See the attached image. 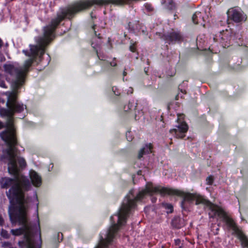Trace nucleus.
<instances>
[{"label":"nucleus","instance_id":"obj_17","mask_svg":"<svg viewBox=\"0 0 248 248\" xmlns=\"http://www.w3.org/2000/svg\"><path fill=\"white\" fill-rule=\"evenodd\" d=\"M192 20L195 24H201L204 27L205 26L204 18L202 13L200 12H196L192 16Z\"/></svg>","mask_w":248,"mask_h":248},{"label":"nucleus","instance_id":"obj_6","mask_svg":"<svg viewBox=\"0 0 248 248\" xmlns=\"http://www.w3.org/2000/svg\"><path fill=\"white\" fill-rule=\"evenodd\" d=\"M3 67L4 71L6 73L15 78V79L12 83V86L14 91H17L24 84L25 81L24 71L11 64H4Z\"/></svg>","mask_w":248,"mask_h":248},{"label":"nucleus","instance_id":"obj_16","mask_svg":"<svg viewBox=\"0 0 248 248\" xmlns=\"http://www.w3.org/2000/svg\"><path fill=\"white\" fill-rule=\"evenodd\" d=\"M30 178L34 186L39 187L41 185V177L36 171L32 170L30 172Z\"/></svg>","mask_w":248,"mask_h":248},{"label":"nucleus","instance_id":"obj_37","mask_svg":"<svg viewBox=\"0 0 248 248\" xmlns=\"http://www.w3.org/2000/svg\"><path fill=\"white\" fill-rule=\"evenodd\" d=\"M0 87L3 88H7V87L6 85L5 82L3 80H0Z\"/></svg>","mask_w":248,"mask_h":248},{"label":"nucleus","instance_id":"obj_27","mask_svg":"<svg viewBox=\"0 0 248 248\" xmlns=\"http://www.w3.org/2000/svg\"><path fill=\"white\" fill-rule=\"evenodd\" d=\"M144 6L148 12L151 13L154 11V8L151 3L146 2L144 4Z\"/></svg>","mask_w":248,"mask_h":248},{"label":"nucleus","instance_id":"obj_31","mask_svg":"<svg viewBox=\"0 0 248 248\" xmlns=\"http://www.w3.org/2000/svg\"><path fill=\"white\" fill-rule=\"evenodd\" d=\"M232 69L234 71H240L243 69L242 66L240 64L234 65L232 67Z\"/></svg>","mask_w":248,"mask_h":248},{"label":"nucleus","instance_id":"obj_26","mask_svg":"<svg viewBox=\"0 0 248 248\" xmlns=\"http://www.w3.org/2000/svg\"><path fill=\"white\" fill-rule=\"evenodd\" d=\"M116 60V58H114L113 59V62H109L108 61H104V63L105 64L104 67H108L109 66L115 67L117 65V64L115 61Z\"/></svg>","mask_w":248,"mask_h":248},{"label":"nucleus","instance_id":"obj_11","mask_svg":"<svg viewBox=\"0 0 248 248\" xmlns=\"http://www.w3.org/2000/svg\"><path fill=\"white\" fill-rule=\"evenodd\" d=\"M214 212L215 215H217L225 223L228 229L232 230L236 235L241 231L238 228L233 219L229 216L222 208H218Z\"/></svg>","mask_w":248,"mask_h":248},{"label":"nucleus","instance_id":"obj_13","mask_svg":"<svg viewBox=\"0 0 248 248\" xmlns=\"http://www.w3.org/2000/svg\"><path fill=\"white\" fill-rule=\"evenodd\" d=\"M229 12V16L230 19L236 23L242 21L244 18L242 12L237 9H232Z\"/></svg>","mask_w":248,"mask_h":248},{"label":"nucleus","instance_id":"obj_49","mask_svg":"<svg viewBox=\"0 0 248 248\" xmlns=\"http://www.w3.org/2000/svg\"><path fill=\"white\" fill-rule=\"evenodd\" d=\"M60 233V232H59V233H58V237L59 236Z\"/></svg>","mask_w":248,"mask_h":248},{"label":"nucleus","instance_id":"obj_2","mask_svg":"<svg viewBox=\"0 0 248 248\" xmlns=\"http://www.w3.org/2000/svg\"><path fill=\"white\" fill-rule=\"evenodd\" d=\"M10 219L12 224H18L22 227L12 229L11 233L15 236L24 234L23 239L18 243L20 248H41L42 240L40 233L39 241L34 238L33 234L29 231L26 208L23 204L11 206L8 210Z\"/></svg>","mask_w":248,"mask_h":248},{"label":"nucleus","instance_id":"obj_44","mask_svg":"<svg viewBox=\"0 0 248 248\" xmlns=\"http://www.w3.org/2000/svg\"><path fill=\"white\" fill-rule=\"evenodd\" d=\"M175 99L176 100H177L179 99V94H177L175 96Z\"/></svg>","mask_w":248,"mask_h":248},{"label":"nucleus","instance_id":"obj_45","mask_svg":"<svg viewBox=\"0 0 248 248\" xmlns=\"http://www.w3.org/2000/svg\"><path fill=\"white\" fill-rule=\"evenodd\" d=\"M123 76L124 77V76H125L127 75V73L125 71H124L123 72Z\"/></svg>","mask_w":248,"mask_h":248},{"label":"nucleus","instance_id":"obj_30","mask_svg":"<svg viewBox=\"0 0 248 248\" xmlns=\"http://www.w3.org/2000/svg\"><path fill=\"white\" fill-rule=\"evenodd\" d=\"M214 178L213 176L209 175L206 178V184L208 185H212L213 184Z\"/></svg>","mask_w":248,"mask_h":248},{"label":"nucleus","instance_id":"obj_1","mask_svg":"<svg viewBox=\"0 0 248 248\" xmlns=\"http://www.w3.org/2000/svg\"><path fill=\"white\" fill-rule=\"evenodd\" d=\"M109 4L124 6L131 4V0H82L75 1L67 7L60 8L56 17L44 27L43 36L38 38V45H30L31 57L35 59L37 56L41 57L45 54L46 47L54 38L55 30L62 21L65 19L71 20L77 14L85 11L94 5L103 6Z\"/></svg>","mask_w":248,"mask_h":248},{"label":"nucleus","instance_id":"obj_42","mask_svg":"<svg viewBox=\"0 0 248 248\" xmlns=\"http://www.w3.org/2000/svg\"><path fill=\"white\" fill-rule=\"evenodd\" d=\"M3 46V42L2 40L0 38V47H1Z\"/></svg>","mask_w":248,"mask_h":248},{"label":"nucleus","instance_id":"obj_40","mask_svg":"<svg viewBox=\"0 0 248 248\" xmlns=\"http://www.w3.org/2000/svg\"><path fill=\"white\" fill-rule=\"evenodd\" d=\"M90 16L92 19H95L96 18L95 16L93 15V12H91L90 13Z\"/></svg>","mask_w":248,"mask_h":248},{"label":"nucleus","instance_id":"obj_8","mask_svg":"<svg viewBox=\"0 0 248 248\" xmlns=\"http://www.w3.org/2000/svg\"><path fill=\"white\" fill-rule=\"evenodd\" d=\"M6 195L10 201L11 205L9 208L13 205L18 206L23 204L22 201L24 198V195L21 188L18 182L13 185L8 191L6 192Z\"/></svg>","mask_w":248,"mask_h":248},{"label":"nucleus","instance_id":"obj_19","mask_svg":"<svg viewBox=\"0 0 248 248\" xmlns=\"http://www.w3.org/2000/svg\"><path fill=\"white\" fill-rule=\"evenodd\" d=\"M18 149H17V152L16 155H17L18 152ZM16 165L17 166L18 169L19 170V176L20 175V171L24 169L26 166L27 163L25 159L21 157H17V155L16 156Z\"/></svg>","mask_w":248,"mask_h":248},{"label":"nucleus","instance_id":"obj_32","mask_svg":"<svg viewBox=\"0 0 248 248\" xmlns=\"http://www.w3.org/2000/svg\"><path fill=\"white\" fill-rule=\"evenodd\" d=\"M112 91L115 95L119 96L120 94V92L117 87L114 86L112 87Z\"/></svg>","mask_w":248,"mask_h":248},{"label":"nucleus","instance_id":"obj_20","mask_svg":"<svg viewBox=\"0 0 248 248\" xmlns=\"http://www.w3.org/2000/svg\"><path fill=\"white\" fill-rule=\"evenodd\" d=\"M236 235L240 241L242 246L244 248H248V238L242 231H241Z\"/></svg>","mask_w":248,"mask_h":248},{"label":"nucleus","instance_id":"obj_22","mask_svg":"<svg viewBox=\"0 0 248 248\" xmlns=\"http://www.w3.org/2000/svg\"><path fill=\"white\" fill-rule=\"evenodd\" d=\"M6 105H7V109H5V108L1 109L0 110V114L1 115H3V116H6L7 117L9 116H13L11 108H10L9 105V104H7V102L6 103Z\"/></svg>","mask_w":248,"mask_h":248},{"label":"nucleus","instance_id":"obj_3","mask_svg":"<svg viewBox=\"0 0 248 248\" xmlns=\"http://www.w3.org/2000/svg\"><path fill=\"white\" fill-rule=\"evenodd\" d=\"M170 194L171 196L176 195L183 197V200L181 202V207L184 210L186 211L188 209V205L186 202L191 203L194 201H195L196 205L200 204H204L209 207L210 210L213 212H215L217 209L215 207V205L211 202L196 193L185 192L178 189L171 188Z\"/></svg>","mask_w":248,"mask_h":248},{"label":"nucleus","instance_id":"obj_35","mask_svg":"<svg viewBox=\"0 0 248 248\" xmlns=\"http://www.w3.org/2000/svg\"><path fill=\"white\" fill-rule=\"evenodd\" d=\"M96 25H93L92 27V28L94 30V34L95 35L98 37V38L99 39H101V34L100 33H98V34H97V32L96 31H95V27Z\"/></svg>","mask_w":248,"mask_h":248},{"label":"nucleus","instance_id":"obj_50","mask_svg":"<svg viewBox=\"0 0 248 248\" xmlns=\"http://www.w3.org/2000/svg\"><path fill=\"white\" fill-rule=\"evenodd\" d=\"M142 32H144V33H145V32H144V31L143 30L142 31Z\"/></svg>","mask_w":248,"mask_h":248},{"label":"nucleus","instance_id":"obj_29","mask_svg":"<svg viewBox=\"0 0 248 248\" xmlns=\"http://www.w3.org/2000/svg\"><path fill=\"white\" fill-rule=\"evenodd\" d=\"M0 235L1 237L5 239H8L10 237V234L8 233V232L6 230L3 229H1Z\"/></svg>","mask_w":248,"mask_h":248},{"label":"nucleus","instance_id":"obj_12","mask_svg":"<svg viewBox=\"0 0 248 248\" xmlns=\"http://www.w3.org/2000/svg\"><path fill=\"white\" fill-rule=\"evenodd\" d=\"M188 129V125L185 122L179 123L175 127L170 130V132L177 139H183Z\"/></svg>","mask_w":248,"mask_h":248},{"label":"nucleus","instance_id":"obj_23","mask_svg":"<svg viewBox=\"0 0 248 248\" xmlns=\"http://www.w3.org/2000/svg\"><path fill=\"white\" fill-rule=\"evenodd\" d=\"M137 42H134L133 40L130 41L129 50L130 51L133 53L137 52V55H139V53L137 50Z\"/></svg>","mask_w":248,"mask_h":248},{"label":"nucleus","instance_id":"obj_4","mask_svg":"<svg viewBox=\"0 0 248 248\" xmlns=\"http://www.w3.org/2000/svg\"><path fill=\"white\" fill-rule=\"evenodd\" d=\"M0 136L7 146L5 152L17 153L18 141L14 127V116L7 117L6 129L0 133Z\"/></svg>","mask_w":248,"mask_h":248},{"label":"nucleus","instance_id":"obj_41","mask_svg":"<svg viewBox=\"0 0 248 248\" xmlns=\"http://www.w3.org/2000/svg\"><path fill=\"white\" fill-rule=\"evenodd\" d=\"M3 127H4V125H3V123L1 121H0V129Z\"/></svg>","mask_w":248,"mask_h":248},{"label":"nucleus","instance_id":"obj_24","mask_svg":"<svg viewBox=\"0 0 248 248\" xmlns=\"http://www.w3.org/2000/svg\"><path fill=\"white\" fill-rule=\"evenodd\" d=\"M166 7L168 10L173 11L176 9V4L173 0H169Z\"/></svg>","mask_w":248,"mask_h":248},{"label":"nucleus","instance_id":"obj_5","mask_svg":"<svg viewBox=\"0 0 248 248\" xmlns=\"http://www.w3.org/2000/svg\"><path fill=\"white\" fill-rule=\"evenodd\" d=\"M8 157V172L14 176L13 178L4 177L0 179V186L1 188L7 189L19 180V170L17 168L16 160L17 153L5 152Z\"/></svg>","mask_w":248,"mask_h":248},{"label":"nucleus","instance_id":"obj_36","mask_svg":"<svg viewBox=\"0 0 248 248\" xmlns=\"http://www.w3.org/2000/svg\"><path fill=\"white\" fill-rule=\"evenodd\" d=\"M174 243H175V245L177 247V246H180V245L182 244V243H181V241L180 239H175L174 240Z\"/></svg>","mask_w":248,"mask_h":248},{"label":"nucleus","instance_id":"obj_46","mask_svg":"<svg viewBox=\"0 0 248 248\" xmlns=\"http://www.w3.org/2000/svg\"><path fill=\"white\" fill-rule=\"evenodd\" d=\"M176 248H183V244L180 245V246H177Z\"/></svg>","mask_w":248,"mask_h":248},{"label":"nucleus","instance_id":"obj_10","mask_svg":"<svg viewBox=\"0 0 248 248\" xmlns=\"http://www.w3.org/2000/svg\"><path fill=\"white\" fill-rule=\"evenodd\" d=\"M156 34L160 39L169 45L181 43L183 40V36L181 31L173 29L164 33L157 32Z\"/></svg>","mask_w":248,"mask_h":248},{"label":"nucleus","instance_id":"obj_34","mask_svg":"<svg viewBox=\"0 0 248 248\" xmlns=\"http://www.w3.org/2000/svg\"><path fill=\"white\" fill-rule=\"evenodd\" d=\"M127 28L130 31H134L135 30V27L133 25L132 23L131 22H129L127 26Z\"/></svg>","mask_w":248,"mask_h":248},{"label":"nucleus","instance_id":"obj_18","mask_svg":"<svg viewBox=\"0 0 248 248\" xmlns=\"http://www.w3.org/2000/svg\"><path fill=\"white\" fill-rule=\"evenodd\" d=\"M153 148V145L151 143L145 144L139 152L138 155V159H141L144 155L151 153L152 152V150Z\"/></svg>","mask_w":248,"mask_h":248},{"label":"nucleus","instance_id":"obj_43","mask_svg":"<svg viewBox=\"0 0 248 248\" xmlns=\"http://www.w3.org/2000/svg\"><path fill=\"white\" fill-rule=\"evenodd\" d=\"M181 92L182 93H184V94H186V90H181Z\"/></svg>","mask_w":248,"mask_h":248},{"label":"nucleus","instance_id":"obj_48","mask_svg":"<svg viewBox=\"0 0 248 248\" xmlns=\"http://www.w3.org/2000/svg\"><path fill=\"white\" fill-rule=\"evenodd\" d=\"M61 235H62V236H63V234H62V233H61ZM62 240V239H61V240Z\"/></svg>","mask_w":248,"mask_h":248},{"label":"nucleus","instance_id":"obj_21","mask_svg":"<svg viewBox=\"0 0 248 248\" xmlns=\"http://www.w3.org/2000/svg\"><path fill=\"white\" fill-rule=\"evenodd\" d=\"M35 59L32 58H30L25 61L24 63V69H22L25 72V76H26V73L29 72L30 67L32 65Z\"/></svg>","mask_w":248,"mask_h":248},{"label":"nucleus","instance_id":"obj_47","mask_svg":"<svg viewBox=\"0 0 248 248\" xmlns=\"http://www.w3.org/2000/svg\"><path fill=\"white\" fill-rule=\"evenodd\" d=\"M174 17H177L178 18V16H177L176 14H175V15H174Z\"/></svg>","mask_w":248,"mask_h":248},{"label":"nucleus","instance_id":"obj_38","mask_svg":"<svg viewBox=\"0 0 248 248\" xmlns=\"http://www.w3.org/2000/svg\"><path fill=\"white\" fill-rule=\"evenodd\" d=\"M23 53L27 56L31 57V53L28 50H23Z\"/></svg>","mask_w":248,"mask_h":248},{"label":"nucleus","instance_id":"obj_7","mask_svg":"<svg viewBox=\"0 0 248 248\" xmlns=\"http://www.w3.org/2000/svg\"><path fill=\"white\" fill-rule=\"evenodd\" d=\"M241 37L238 33H234L230 30H226L220 31L218 34H216L213 39L215 42H218L223 48H227L232 45L233 42L238 44L237 40H240Z\"/></svg>","mask_w":248,"mask_h":248},{"label":"nucleus","instance_id":"obj_28","mask_svg":"<svg viewBox=\"0 0 248 248\" xmlns=\"http://www.w3.org/2000/svg\"><path fill=\"white\" fill-rule=\"evenodd\" d=\"M96 54L97 55V57L98 58V59L102 61V62H101L99 63V64L102 65V67H104V66L105 65V63H104V61H106L105 60H104V58H105V57L104 56V55H102L101 54H98V51L97 50H96Z\"/></svg>","mask_w":248,"mask_h":248},{"label":"nucleus","instance_id":"obj_15","mask_svg":"<svg viewBox=\"0 0 248 248\" xmlns=\"http://www.w3.org/2000/svg\"><path fill=\"white\" fill-rule=\"evenodd\" d=\"M171 225L173 229H180L185 226L184 220L179 216H175L171 219Z\"/></svg>","mask_w":248,"mask_h":248},{"label":"nucleus","instance_id":"obj_33","mask_svg":"<svg viewBox=\"0 0 248 248\" xmlns=\"http://www.w3.org/2000/svg\"><path fill=\"white\" fill-rule=\"evenodd\" d=\"M130 135H131L130 132H127L126 133V139L129 141H131L133 139V136H131Z\"/></svg>","mask_w":248,"mask_h":248},{"label":"nucleus","instance_id":"obj_25","mask_svg":"<svg viewBox=\"0 0 248 248\" xmlns=\"http://www.w3.org/2000/svg\"><path fill=\"white\" fill-rule=\"evenodd\" d=\"M163 206L167 210L166 212L168 214H170L173 212V207L171 204L165 203L163 204Z\"/></svg>","mask_w":248,"mask_h":248},{"label":"nucleus","instance_id":"obj_9","mask_svg":"<svg viewBox=\"0 0 248 248\" xmlns=\"http://www.w3.org/2000/svg\"><path fill=\"white\" fill-rule=\"evenodd\" d=\"M16 92L17 91H14L9 95L7 104H9V108H11L13 116H14L16 114H21V117L19 118L23 119L25 114L22 113L24 111V109L26 108V106L17 101Z\"/></svg>","mask_w":248,"mask_h":248},{"label":"nucleus","instance_id":"obj_14","mask_svg":"<svg viewBox=\"0 0 248 248\" xmlns=\"http://www.w3.org/2000/svg\"><path fill=\"white\" fill-rule=\"evenodd\" d=\"M137 107V106L135 105L134 101L132 102L131 101H129L127 105H125L124 106V109L125 111H128L129 110H132L134 109L135 111V119L136 120H138L143 115V112L142 110H138L137 114L136 111Z\"/></svg>","mask_w":248,"mask_h":248},{"label":"nucleus","instance_id":"obj_39","mask_svg":"<svg viewBox=\"0 0 248 248\" xmlns=\"http://www.w3.org/2000/svg\"><path fill=\"white\" fill-rule=\"evenodd\" d=\"M4 220L1 215H0V226H2L4 225Z\"/></svg>","mask_w":248,"mask_h":248}]
</instances>
